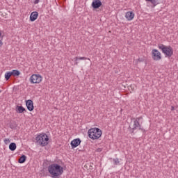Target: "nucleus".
I'll return each mask as SVG.
<instances>
[{
    "mask_svg": "<svg viewBox=\"0 0 178 178\" xmlns=\"http://www.w3.org/2000/svg\"><path fill=\"white\" fill-rule=\"evenodd\" d=\"M101 6H102L101 0H93L92 2V8H93V9H99Z\"/></svg>",
    "mask_w": 178,
    "mask_h": 178,
    "instance_id": "7",
    "label": "nucleus"
},
{
    "mask_svg": "<svg viewBox=\"0 0 178 178\" xmlns=\"http://www.w3.org/2000/svg\"><path fill=\"white\" fill-rule=\"evenodd\" d=\"M17 148V146H16V143H11L10 145H9V149L10 151H15Z\"/></svg>",
    "mask_w": 178,
    "mask_h": 178,
    "instance_id": "17",
    "label": "nucleus"
},
{
    "mask_svg": "<svg viewBox=\"0 0 178 178\" xmlns=\"http://www.w3.org/2000/svg\"><path fill=\"white\" fill-rule=\"evenodd\" d=\"M88 134L92 140H98L102 136V131L99 128H92L88 130Z\"/></svg>",
    "mask_w": 178,
    "mask_h": 178,
    "instance_id": "3",
    "label": "nucleus"
},
{
    "mask_svg": "<svg viewBox=\"0 0 178 178\" xmlns=\"http://www.w3.org/2000/svg\"><path fill=\"white\" fill-rule=\"evenodd\" d=\"M38 18V12L34 11L31 13L30 15L31 22H35V20H37Z\"/></svg>",
    "mask_w": 178,
    "mask_h": 178,
    "instance_id": "10",
    "label": "nucleus"
},
{
    "mask_svg": "<svg viewBox=\"0 0 178 178\" xmlns=\"http://www.w3.org/2000/svg\"><path fill=\"white\" fill-rule=\"evenodd\" d=\"M29 81L31 84H40L42 81V76L40 74H33L30 77Z\"/></svg>",
    "mask_w": 178,
    "mask_h": 178,
    "instance_id": "5",
    "label": "nucleus"
},
{
    "mask_svg": "<svg viewBox=\"0 0 178 178\" xmlns=\"http://www.w3.org/2000/svg\"><path fill=\"white\" fill-rule=\"evenodd\" d=\"M171 111H175V107L174 106L171 107Z\"/></svg>",
    "mask_w": 178,
    "mask_h": 178,
    "instance_id": "27",
    "label": "nucleus"
},
{
    "mask_svg": "<svg viewBox=\"0 0 178 178\" xmlns=\"http://www.w3.org/2000/svg\"><path fill=\"white\" fill-rule=\"evenodd\" d=\"M12 76V72H7L5 74V79L6 80H9V79H10V76Z\"/></svg>",
    "mask_w": 178,
    "mask_h": 178,
    "instance_id": "19",
    "label": "nucleus"
},
{
    "mask_svg": "<svg viewBox=\"0 0 178 178\" xmlns=\"http://www.w3.org/2000/svg\"><path fill=\"white\" fill-rule=\"evenodd\" d=\"M4 143L5 144H9V143H10V140L9 139H5Z\"/></svg>",
    "mask_w": 178,
    "mask_h": 178,
    "instance_id": "21",
    "label": "nucleus"
},
{
    "mask_svg": "<svg viewBox=\"0 0 178 178\" xmlns=\"http://www.w3.org/2000/svg\"><path fill=\"white\" fill-rule=\"evenodd\" d=\"M74 59L75 60V65H79L77 60H87V59L90 60V58H87L86 57H75Z\"/></svg>",
    "mask_w": 178,
    "mask_h": 178,
    "instance_id": "13",
    "label": "nucleus"
},
{
    "mask_svg": "<svg viewBox=\"0 0 178 178\" xmlns=\"http://www.w3.org/2000/svg\"><path fill=\"white\" fill-rule=\"evenodd\" d=\"M3 45V42H2V40H0V47Z\"/></svg>",
    "mask_w": 178,
    "mask_h": 178,
    "instance_id": "25",
    "label": "nucleus"
},
{
    "mask_svg": "<svg viewBox=\"0 0 178 178\" xmlns=\"http://www.w3.org/2000/svg\"><path fill=\"white\" fill-rule=\"evenodd\" d=\"M147 2H150L152 5V8H155L156 5L159 3V0H147Z\"/></svg>",
    "mask_w": 178,
    "mask_h": 178,
    "instance_id": "15",
    "label": "nucleus"
},
{
    "mask_svg": "<svg viewBox=\"0 0 178 178\" xmlns=\"http://www.w3.org/2000/svg\"><path fill=\"white\" fill-rule=\"evenodd\" d=\"M81 140L79 138L74 139L71 142V146L72 148H76V147H79V145L81 144Z\"/></svg>",
    "mask_w": 178,
    "mask_h": 178,
    "instance_id": "9",
    "label": "nucleus"
},
{
    "mask_svg": "<svg viewBox=\"0 0 178 178\" xmlns=\"http://www.w3.org/2000/svg\"><path fill=\"white\" fill-rule=\"evenodd\" d=\"M27 157L25 155H22L18 160L19 163H24Z\"/></svg>",
    "mask_w": 178,
    "mask_h": 178,
    "instance_id": "16",
    "label": "nucleus"
},
{
    "mask_svg": "<svg viewBox=\"0 0 178 178\" xmlns=\"http://www.w3.org/2000/svg\"><path fill=\"white\" fill-rule=\"evenodd\" d=\"M113 161L114 162V165H119L120 163L119 159H113Z\"/></svg>",
    "mask_w": 178,
    "mask_h": 178,
    "instance_id": "20",
    "label": "nucleus"
},
{
    "mask_svg": "<svg viewBox=\"0 0 178 178\" xmlns=\"http://www.w3.org/2000/svg\"><path fill=\"white\" fill-rule=\"evenodd\" d=\"M102 148H97L96 149V152H102Z\"/></svg>",
    "mask_w": 178,
    "mask_h": 178,
    "instance_id": "22",
    "label": "nucleus"
},
{
    "mask_svg": "<svg viewBox=\"0 0 178 178\" xmlns=\"http://www.w3.org/2000/svg\"><path fill=\"white\" fill-rule=\"evenodd\" d=\"M3 39V37H1V40Z\"/></svg>",
    "mask_w": 178,
    "mask_h": 178,
    "instance_id": "29",
    "label": "nucleus"
},
{
    "mask_svg": "<svg viewBox=\"0 0 178 178\" xmlns=\"http://www.w3.org/2000/svg\"><path fill=\"white\" fill-rule=\"evenodd\" d=\"M16 111L18 113H23V112H26V108H24L23 106H17L16 107Z\"/></svg>",
    "mask_w": 178,
    "mask_h": 178,
    "instance_id": "14",
    "label": "nucleus"
},
{
    "mask_svg": "<svg viewBox=\"0 0 178 178\" xmlns=\"http://www.w3.org/2000/svg\"><path fill=\"white\" fill-rule=\"evenodd\" d=\"M125 17L129 21L133 20V19H134V13H133L131 11H129V12L126 13Z\"/></svg>",
    "mask_w": 178,
    "mask_h": 178,
    "instance_id": "11",
    "label": "nucleus"
},
{
    "mask_svg": "<svg viewBox=\"0 0 178 178\" xmlns=\"http://www.w3.org/2000/svg\"><path fill=\"white\" fill-rule=\"evenodd\" d=\"M141 119H143V118L140 116V117H138L136 119H135V120H137L138 122H140V120H141Z\"/></svg>",
    "mask_w": 178,
    "mask_h": 178,
    "instance_id": "23",
    "label": "nucleus"
},
{
    "mask_svg": "<svg viewBox=\"0 0 178 178\" xmlns=\"http://www.w3.org/2000/svg\"><path fill=\"white\" fill-rule=\"evenodd\" d=\"M138 62H143V59L138 58Z\"/></svg>",
    "mask_w": 178,
    "mask_h": 178,
    "instance_id": "26",
    "label": "nucleus"
},
{
    "mask_svg": "<svg viewBox=\"0 0 178 178\" xmlns=\"http://www.w3.org/2000/svg\"><path fill=\"white\" fill-rule=\"evenodd\" d=\"M0 92H1V90H0Z\"/></svg>",
    "mask_w": 178,
    "mask_h": 178,
    "instance_id": "30",
    "label": "nucleus"
},
{
    "mask_svg": "<svg viewBox=\"0 0 178 178\" xmlns=\"http://www.w3.org/2000/svg\"><path fill=\"white\" fill-rule=\"evenodd\" d=\"M48 172L51 175V177H58L63 173V167L57 163L51 164L48 167Z\"/></svg>",
    "mask_w": 178,
    "mask_h": 178,
    "instance_id": "1",
    "label": "nucleus"
},
{
    "mask_svg": "<svg viewBox=\"0 0 178 178\" xmlns=\"http://www.w3.org/2000/svg\"><path fill=\"white\" fill-rule=\"evenodd\" d=\"M158 48L160 49L164 54L165 58H172L173 56V47L171 46H166L163 44H159Z\"/></svg>",
    "mask_w": 178,
    "mask_h": 178,
    "instance_id": "2",
    "label": "nucleus"
},
{
    "mask_svg": "<svg viewBox=\"0 0 178 178\" xmlns=\"http://www.w3.org/2000/svg\"><path fill=\"white\" fill-rule=\"evenodd\" d=\"M2 37V31H0V38Z\"/></svg>",
    "mask_w": 178,
    "mask_h": 178,
    "instance_id": "28",
    "label": "nucleus"
},
{
    "mask_svg": "<svg viewBox=\"0 0 178 178\" xmlns=\"http://www.w3.org/2000/svg\"><path fill=\"white\" fill-rule=\"evenodd\" d=\"M26 106H27V109H29L30 112H31L32 111H34V106L33 105L32 100L26 101Z\"/></svg>",
    "mask_w": 178,
    "mask_h": 178,
    "instance_id": "12",
    "label": "nucleus"
},
{
    "mask_svg": "<svg viewBox=\"0 0 178 178\" xmlns=\"http://www.w3.org/2000/svg\"><path fill=\"white\" fill-rule=\"evenodd\" d=\"M11 72V76H20V72L19 70H13Z\"/></svg>",
    "mask_w": 178,
    "mask_h": 178,
    "instance_id": "18",
    "label": "nucleus"
},
{
    "mask_svg": "<svg viewBox=\"0 0 178 178\" xmlns=\"http://www.w3.org/2000/svg\"><path fill=\"white\" fill-rule=\"evenodd\" d=\"M137 128H139V130H141V131H145V129L141 128V124H140V122L137 120H135L134 122V127L132 128V129L137 130Z\"/></svg>",
    "mask_w": 178,
    "mask_h": 178,
    "instance_id": "8",
    "label": "nucleus"
},
{
    "mask_svg": "<svg viewBox=\"0 0 178 178\" xmlns=\"http://www.w3.org/2000/svg\"><path fill=\"white\" fill-rule=\"evenodd\" d=\"M40 2V0H35L34 3L35 5H37Z\"/></svg>",
    "mask_w": 178,
    "mask_h": 178,
    "instance_id": "24",
    "label": "nucleus"
},
{
    "mask_svg": "<svg viewBox=\"0 0 178 178\" xmlns=\"http://www.w3.org/2000/svg\"><path fill=\"white\" fill-rule=\"evenodd\" d=\"M152 58L155 61L161 60L162 59V54L158 49H154L152 50Z\"/></svg>",
    "mask_w": 178,
    "mask_h": 178,
    "instance_id": "6",
    "label": "nucleus"
},
{
    "mask_svg": "<svg viewBox=\"0 0 178 178\" xmlns=\"http://www.w3.org/2000/svg\"><path fill=\"white\" fill-rule=\"evenodd\" d=\"M36 143L40 147H45L49 143V138H48V135L47 134H40L36 138Z\"/></svg>",
    "mask_w": 178,
    "mask_h": 178,
    "instance_id": "4",
    "label": "nucleus"
}]
</instances>
